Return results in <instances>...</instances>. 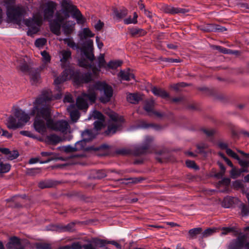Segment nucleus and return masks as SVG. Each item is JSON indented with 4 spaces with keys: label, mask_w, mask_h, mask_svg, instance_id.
<instances>
[{
    "label": "nucleus",
    "mask_w": 249,
    "mask_h": 249,
    "mask_svg": "<svg viewBox=\"0 0 249 249\" xmlns=\"http://www.w3.org/2000/svg\"><path fill=\"white\" fill-rule=\"evenodd\" d=\"M71 79H72L77 84H80L90 81L91 76L89 73L81 75L79 72L71 68L66 69L61 75L54 80L55 89L58 92L56 94L53 96L50 89L43 90L40 96L34 102V107L30 115L35 116L33 124L34 128L41 135H44L47 132V128L62 132H66L69 129V125L67 121L54 122L52 119L49 102L61 97V91L63 88L60 84Z\"/></svg>",
    "instance_id": "1"
},
{
    "label": "nucleus",
    "mask_w": 249,
    "mask_h": 249,
    "mask_svg": "<svg viewBox=\"0 0 249 249\" xmlns=\"http://www.w3.org/2000/svg\"><path fill=\"white\" fill-rule=\"evenodd\" d=\"M215 230H216L215 229H212V228H209V229L206 230L203 232V236L207 237V236H208L212 234L213 233L215 232Z\"/></svg>",
    "instance_id": "40"
},
{
    "label": "nucleus",
    "mask_w": 249,
    "mask_h": 249,
    "mask_svg": "<svg viewBox=\"0 0 249 249\" xmlns=\"http://www.w3.org/2000/svg\"><path fill=\"white\" fill-rule=\"evenodd\" d=\"M73 224H69L65 228V230L66 231H71L72 230V229H73Z\"/></svg>",
    "instance_id": "64"
},
{
    "label": "nucleus",
    "mask_w": 249,
    "mask_h": 249,
    "mask_svg": "<svg viewBox=\"0 0 249 249\" xmlns=\"http://www.w3.org/2000/svg\"><path fill=\"white\" fill-rule=\"evenodd\" d=\"M93 42L91 39H87L83 43L81 48V52L83 57L79 61L80 66L86 68H90L91 69L93 73L96 75L99 69L92 67V63L94 59L93 54Z\"/></svg>",
    "instance_id": "4"
},
{
    "label": "nucleus",
    "mask_w": 249,
    "mask_h": 249,
    "mask_svg": "<svg viewBox=\"0 0 249 249\" xmlns=\"http://www.w3.org/2000/svg\"><path fill=\"white\" fill-rule=\"evenodd\" d=\"M108 241L104 240L102 239H97L95 243L98 246H99L100 247H104L106 244H107Z\"/></svg>",
    "instance_id": "41"
},
{
    "label": "nucleus",
    "mask_w": 249,
    "mask_h": 249,
    "mask_svg": "<svg viewBox=\"0 0 249 249\" xmlns=\"http://www.w3.org/2000/svg\"><path fill=\"white\" fill-rule=\"evenodd\" d=\"M202 131L208 136H211L213 135L215 132V130L213 129H203Z\"/></svg>",
    "instance_id": "43"
},
{
    "label": "nucleus",
    "mask_w": 249,
    "mask_h": 249,
    "mask_svg": "<svg viewBox=\"0 0 249 249\" xmlns=\"http://www.w3.org/2000/svg\"><path fill=\"white\" fill-rule=\"evenodd\" d=\"M74 107L73 105H71L67 107V110L70 113L71 120L73 122H77L80 117L79 111L74 109Z\"/></svg>",
    "instance_id": "18"
},
{
    "label": "nucleus",
    "mask_w": 249,
    "mask_h": 249,
    "mask_svg": "<svg viewBox=\"0 0 249 249\" xmlns=\"http://www.w3.org/2000/svg\"><path fill=\"white\" fill-rule=\"evenodd\" d=\"M63 40L64 43L71 49H77L78 48V46L75 44L71 37H67Z\"/></svg>",
    "instance_id": "28"
},
{
    "label": "nucleus",
    "mask_w": 249,
    "mask_h": 249,
    "mask_svg": "<svg viewBox=\"0 0 249 249\" xmlns=\"http://www.w3.org/2000/svg\"><path fill=\"white\" fill-rule=\"evenodd\" d=\"M47 40L44 38L37 39L35 41V45L38 48H42L46 43Z\"/></svg>",
    "instance_id": "34"
},
{
    "label": "nucleus",
    "mask_w": 249,
    "mask_h": 249,
    "mask_svg": "<svg viewBox=\"0 0 249 249\" xmlns=\"http://www.w3.org/2000/svg\"><path fill=\"white\" fill-rule=\"evenodd\" d=\"M41 155L42 157H48L47 159L49 158H53V157H49L50 156L53 155V153L51 152H42L41 153ZM53 160H54V158H53Z\"/></svg>",
    "instance_id": "49"
},
{
    "label": "nucleus",
    "mask_w": 249,
    "mask_h": 249,
    "mask_svg": "<svg viewBox=\"0 0 249 249\" xmlns=\"http://www.w3.org/2000/svg\"><path fill=\"white\" fill-rule=\"evenodd\" d=\"M107 65L106 64L104 58V55L101 54L98 57V66L99 69L101 68H105L107 69Z\"/></svg>",
    "instance_id": "35"
},
{
    "label": "nucleus",
    "mask_w": 249,
    "mask_h": 249,
    "mask_svg": "<svg viewBox=\"0 0 249 249\" xmlns=\"http://www.w3.org/2000/svg\"><path fill=\"white\" fill-rule=\"evenodd\" d=\"M231 231V229L229 228H223L221 232V235H226Z\"/></svg>",
    "instance_id": "53"
},
{
    "label": "nucleus",
    "mask_w": 249,
    "mask_h": 249,
    "mask_svg": "<svg viewBox=\"0 0 249 249\" xmlns=\"http://www.w3.org/2000/svg\"><path fill=\"white\" fill-rule=\"evenodd\" d=\"M94 26L97 30H100L102 28L103 23L101 22V21L98 20L97 22L94 24Z\"/></svg>",
    "instance_id": "48"
},
{
    "label": "nucleus",
    "mask_w": 249,
    "mask_h": 249,
    "mask_svg": "<svg viewBox=\"0 0 249 249\" xmlns=\"http://www.w3.org/2000/svg\"><path fill=\"white\" fill-rule=\"evenodd\" d=\"M81 247V245L79 243H74L72 245L71 248L72 249H80Z\"/></svg>",
    "instance_id": "61"
},
{
    "label": "nucleus",
    "mask_w": 249,
    "mask_h": 249,
    "mask_svg": "<svg viewBox=\"0 0 249 249\" xmlns=\"http://www.w3.org/2000/svg\"><path fill=\"white\" fill-rule=\"evenodd\" d=\"M129 33L132 36H142L145 34L143 30L136 27L130 29Z\"/></svg>",
    "instance_id": "25"
},
{
    "label": "nucleus",
    "mask_w": 249,
    "mask_h": 249,
    "mask_svg": "<svg viewBox=\"0 0 249 249\" xmlns=\"http://www.w3.org/2000/svg\"><path fill=\"white\" fill-rule=\"evenodd\" d=\"M233 187L238 189L242 188L243 187V184L242 181L240 180H236L233 183Z\"/></svg>",
    "instance_id": "42"
},
{
    "label": "nucleus",
    "mask_w": 249,
    "mask_h": 249,
    "mask_svg": "<svg viewBox=\"0 0 249 249\" xmlns=\"http://www.w3.org/2000/svg\"><path fill=\"white\" fill-rule=\"evenodd\" d=\"M0 151L2 152L3 154L7 155L8 153H9V149L6 148H0Z\"/></svg>",
    "instance_id": "58"
},
{
    "label": "nucleus",
    "mask_w": 249,
    "mask_h": 249,
    "mask_svg": "<svg viewBox=\"0 0 249 249\" xmlns=\"http://www.w3.org/2000/svg\"><path fill=\"white\" fill-rule=\"evenodd\" d=\"M92 118H93L94 119H98L94 123L95 129L97 131L101 129L104 126L105 123L104 117L103 114L99 111L94 110L90 114L89 119H90Z\"/></svg>",
    "instance_id": "11"
},
{
    "label": "nucleus",
    "mask_w": 249,
    "mask_h": 249,
    "mask_svg": "<svg viewBox=\"0 0 249 249\" xmlns=\"http://www.w3.org/2000/svg\"><path fill=\"white\" fill-rule=\"evenodd\" d=\"M220 155L223 158L225 162L227 163L228 165H229L231 167L233 168V165L231 162L223 154H222L220 153Z\"/></svg>",
    "instance_id": "47"
},
{
    "label": "nucleus",
    "mask_w": 249,
    "mask_h": 249,
    "mask_svg": "<svg viewBox=\"0 0 249 249\" xmlns=\"http://www.w3.org/2000/svg\"><path fill=\"white\" fill-rule=\"evenodd\" d=\"M164 10L166 13L170 14H186L189 11L188 9L185 8L174 7L170 5H166L164 6Z\"/></svg>",
    "instance_id": "14"
},
{
    "label": "nucleus",
    "mask_w": 249,
    "mask_h": 249,
    "mask_svg": "<svg viewBox=\"0 0 249 249\" xmlns=\"http://www.w3.org/2000/svg\"><path fill=\"white\" fill-rule=\"evenodd\" d=\"M118 153L122 155H127L131 153V151L128 148H123L119 150Z\"/></svg>",
    "instance_id": "45"
},
{
    "label": "nucleus",
    "mask_w": 249,
    "mask_h": 249,
    "mask_svg": "<svg viewBox=\"0 0 249 249\" xmlns=\"http://www.w3.org/2000/svg\"><path fill=\"white\" fill-rule=\"evenodd\" d=\"M6 247L8 249H24V247L21 245L19 239L16 237L11 238Z\"/></svg>",
    "instance_id": "16"
},
{
    "label": "nucleus",
    "mask_w": 249,
    "mask_h": 249,
    "mask_svg": "<svg viewBox=\"0 0 249 249\" xmlns=\"http://www.w3.org/2000/svg\"><path fill=\"white\" fill-rule=\"evenodd\" d=\"M38 186L39 188L43 189L45 188L50 187V185L47 182L41 181L39 183Z\"/></svg>",
    "instance_id": "46"
},
{
    "label": "nucleus",
    "mask_w": 249,
    "mask_h": 249,
    "mask_svg": "<svg viewBox=\"0 0 249 249\" xmlns=\"http://www.w3.org/2000/svg\"><path fill=\"white\" fill-rule=\"evenodd\" d=\"M121 64L122 62L120 61H111L107 64V69H116L121 66Z\"/></svg>",
    "instance_id": "32"
},
{
    "label": "nucleus",
    "mask_w": 249,
    "mask_h": 249,
    "mask_svg": "<svg viewBox=\"0 0 249 249\" xmlns=\"http://www.w3.org/2000/svg\"><path fill=\"white\" fill-rule=\"evenodd\" d=\"M83 248L84 249H96L90 244L85 245L83 246Z\"/></svg>",
    "instance_id": "60"
},
{
    "label": "nucleus",
    "mask_w": 249,
    "mask_h": 249,
    "mask_svg": "<svg viewBox=\"0 0 249 249\" xmlns=\"http://www.w3.org/2000/svg\"><path fill=\"white\" fill-rule=\"evenodd\" d=\"M186 166L191 168L194 169L195 170L198 169V166L196 164L195 162L194 161L187 160L186 161Z\"/></svg>",
    "instance_id": "38"
},
{
    "label": "nucleus",
    "mask_w": 249,
    "mask_h": 249,
    "mask_svg": "<svg viewBox=\"0 0 249 249\" xmlns=\"http://www.w3.org/2000/svg\"><path fill=\"white\" fill-rule=\"evenodd\" d=\"M229 201V198H224L223 202H222V206L225 208H229L231 206V204L229 203H227V202Z\"/></svg>",
    "instance_id": "51"
},
{
    "label": "nucleus",
    "mask_w": 249,
    "mask_h": 249,
    "mask_svg": "<svg viewBox=\"0 0 249 249\" xmlns=\"http://www.w3.org/2000/svg\"><path fill=\"white\" fill-rule=\"evenodd\" d=\"M71 52L68 49H63L58 52V55L62 67H65L69 65L70 60L71 59Z\"/></svg>",
    "instance_id": "12"
},
{
    "label": "nucleus",
    "mask_w": 249,
    "mask_h": 249,
    "mask_svg": "<svg viewBox=\"0 0 249 249\" xmlns=\"http://www.w3.org/2000/svg\"><path fill=\"white\" fill-rule=\"evenodd\" d=\"M151 91L155 95L160 97L162 98H166L169 97L168 93L161 89L153 87Z\"/></svg>",
    "instance_id": "19"
},
{
    "label": "nucleus",
    "mask_w": 249,
    "mask_h": 249,
    "mask_svg": "<svg viewBox=\"0 0 249 249\" xmlns=\"http://www.w3.org/2000/svg\"><path fill=\"white\" fill-rule=\"evenodd\" d=\"M48 142L52 143H56L59 142L60 138L55 135H50L47 137Z\"/></svg>",
    "instance_id": "33"
},
{
    "label": "nucleus",
    "mask_w": 249,
    "mask_h": 249,
    "mask_svg": "<svg viewBox=\"0 0 249 249\" xmlns=\"http://www.w3.org/2000/svg\"><path fill=\"white\" fill-rule=\"evenodd\" d=\"M107 244H111L112 245H113L118 249L121 248V246L115 241H108Z\"/></svg>",
    "instance_id": "54"
},
{
    "label": "nucleus",
    "mask_w": 249,
    "mask_h": 249,
    "mask_svg": "<svg viewBox=\"0 0 249 249\" xmlns=\"http://www.w3.org/2000/svg\"><path fill=\"white\" fill-rule=\"evenodd\" d=\"M30 77L32 84H36L40 80V74L36 70H32L30 72Z\"/></svg>",
    "instance_id": "22"
},
{
    "label": "nucleus",
    "mask_w": 249,
    "mask_h": 249,
    "mask_svg": "<svg viewBox=\"0 0 249 249\" xmlns=\"http://www.w3.org/2000/svg\"><path fill=\"white\" fill-rule=\"evenodd\" d=\"M142 99L141 95L137 93H131L127 96V100L132 104H136Z\"/></svg>",
    "instance_id": "24"
},
{
    "label": "nucleus",
    "mask_w": 249,
    "mask_h": 249,
    "mask_svg": "<svg viewBox=\"0 0 249 249\" xmlns=\"http://www.w3.org/2000/svg\"><path fill=\"white\" fill-rule=\"evenodd\" d=\"M57 4L53 1H48L46 2L43 7V13L45 19L50 23L54 19Z\"/></svg>",
    "instance_id": "10"
},
{
    "label": "nucleus",
    "mask_w": 249,
    "mask_h": 249,
    "mask_svg": "<svg viewBox=\"0 0 249 249\" xmlns=\"http://www.w3.org/2000/svg\"><path fill=\"white\" fill-rule=\"evenodd\" d=\"M2 136H4L7 138H10L12 136V135L10 134L8 131L2 130Z\"/></svg>",
    "instance_id": "62"
},
{
    "label": "nucleus",
    "mask_w": 249,
    "mask_h": 249,
    "mask_svg": "<svg viewBox=\"0 0 249 249\" xmlns=\"http://www.w3.org/2000/svg\"><path fill=\"white\" fill-rule=\"evenodd\" d=\"M154 104V102L152 100L146 101L144 107L145 110L149 113H153L158 117H162L163 116L162 114L160 112H155L153 110Z\"/></svg>",
    "instance_id": "17"
},
{
    "label": "nucleus",
    "mask_w": 249,
    "mask_h": 249,
    "mask_svg": "<svg viewBox=\"0 0 249 249\" xmlns=\"http://www.w3.org/2000/svg\"><path fill=\"white\" fill-rule=\"evenodd\" d=\"M125 181H129L128 182H132V183H137L140 182V180L136 178H128V179H124Z\"/></svg>",
    "instance_id": "57"
},
{
    "label": "nucleus",
    "mask_w": 249,
    "mask_h": 249,
    "mask_svg": "<svg viewBox=\"0 0 249 249\" xmlns=\"http://www.w3.org/2000/svg\"><path fill=\"white\" fill-rule=\"evenodd\" d=\"M180 86L183 87L184 84L183 83H180V84H178L176 85H174L172 86V88L175 89V90H178L179 87Z\"/></svg>",
    "instance_id": "63"
},
{
    "label": "nucleus",
    "mask_w": 249,
    "mask_h": 249,
    "mask_svg": "<svg viewBox=\"0 0 249 249\" xmlns=\"http://www.w3.org/2000/svg\"><path fill=\"white\" fill-rule=\"evenodd\" d=\"M79 36L81 40H84L88 37L94 36V34L93 33L89 28H85L82 29L80 32Z\"/></svg>",
    "instance_id": "20"
},
{
    "label": "nucleus",
    "mask_w": 249,
    "mask_h": 249,
    "mask_svg": "<svg viewBox=\"0 0 249 249\" xmlns=\"http://www.w3.org/2000/svg\"><path fill=\"white\" fill-rule=\"evenodd\" d=\"M96 42L97 47L99 49H101L103 46V43L101 41H100V38L98 36H96Z\"/></svg>",
    "instance_id": "52"
},
{
    "label": "nucleus",
    "mask_w": 249,
    "mask_h": 249,
    "mask_svg": "<svg viewBox=\"0 0 249 249\" xmlns=\"http://www.w3.org/2000/svg\"><path fill=\"white\" fill-rule=\"evenodd\" d=\"M166 61L171 63H178L180 62V60L178 59L168 58L167 59Z\"/></svg>",
    "instance_id": "59"
},
{
    "label": "nucleus",
    "mask_w": 249,
    "mask_h": 249,
    "mask_svg": "<svg viewBox=\"0 0 249 249\" xmlns=\"http://www.w3.org/2000/svg\"><path fill=\"white\" fill-rule=\"evenodd\" d=\"M100 92V101L106 103L110 101L113 94L112 87L104 82H97L90 86L88 93H83L78 97L76 105L80 109L87 110L89 107L88 102L93 103L95 102L97 96V91Z\"/></svg>",
    "instance_id": "3"
},
{
    "label": "nucleus",
    "mask_w": 249,
    "mask_h": 249,
    "mask_svg": "<svg viewBox=\"0 0 249 249\" xmlns=\"http://www.w3.org/2000/svg\"><path fill=\"white\" fill-rule=\"evenodd\" d=\"M42 57V61L44 65H47L51 61V56L49 53L45 51L41 52Z\"/></svg>",
    "instance_id": "29"
},
{
    "label": "nucleus",
    "mask_w": 249,
    "mask_h": 249,
    "mask_svg": "<svg viewBox=\"0 0 249 249\" xmlns=\"http://www.w3.org/2000/svg\"><path fill=\"white\" fill-rule=\"evenodd\" d=\"M109 116L111 119L108 126V129L106 132L107 135L113 134L119 130L122 126L124 119L121 116H119L116 113L110 112Z\"/></svg>",
    "instance_id": "8"
},
{
    "label": "nucleus",
    "mask_w": 249,
    "mask_h": 249,
    "mask_svg": "<svg viewBox=\"0 0 249 249\" xmlns=\"http://www.w3.org/2000/svg\"><path fill=\"white\" fill-rule=\"evenodd\" d=\"M113 18L116 20H120L127 15V10L126 9L117 10L115 9L113 11Z\"/></svg>",
    "instance_id": "23"
},
{
    "label": "nucleus",
    "mask_w": 249,
    "mask_h": 249,
    "mask_svg": "<svg viewBox=\"0 0 249 249\" xmlns=\"http://www.w3.org/2000/svg\"><path fill=\"white\" fill-rule=\"evenodd\" d=\"M227 154L231 158L237 160L239 164L242 168H243V169L247 170L248 167H249V160L240 159L238 155L231 149L227 150Z\"/></svg>",
    "instance_id": "13"
},
{
    "label": "nucleus",
    "mask_w": 249,
    "mask_h": 249,
    "mask_svg": "<svg viewBox=\"0 0 249 249\" xmlns=\"http://www.w3.org/2000/svg\"><path fill=\"white\" fill-rule=\"evenodd\" d=\"M20 133L22 135L26 136L29 137H34L33 134L27 131H21L20 132Z\"/></svg>",
    "instance_id": "50"
},
{
    "label": "nucleus",
    "mask_w": 249,
    "mask_h": 249,
    "mask_svg": "<svg viewBox=\"0 0 249 249\" xmlns=\"http://www.w3.org/2000/svg\"><path fill=\"white\" fill-rule=\"evenodd\" d=\"M208 145L205 143H201L197 146V148L199 149L200 152H202V150L207 148L208 147Z\"/></svg>",
    "instance_id": "55"
},
{
    "label": "nucleus",
    "mask_w": 249,
    "mask_h": 249,
    "mask_svg": "<svg viewBox=\"0 0 249 249\" xmlns=\"http://www.w3.org/2000/svg\"><path fill=\"white\" fill-rule=\"evenodd\" d=\"M218 146L221 148V149H226V152H227V150L229 148H227V145L226 143L220 142L218 143Z\"/></svg>",
    "instance_id": "56"
},
{
    "label": "nucleus",
    "mask_w": 249,
    "mask_h": 249,
    "mask_svg": "<svg viewBox=\"0 0 249 249\" xmlns=\"http://www.w3.org/2000/svg\"><path fill=\"white\" fill-rule=\"evenodd\" d=\"M119 76L124 80L129 81L134 78V74L130 70L121 71L119 73Z\"/></svg>",
    "instance_id": "21"
},
{
    "label": "nucleus",
    "mask_w": 249,
    "mask_h": 249,
    "mask_svg": "<svg viewBox=\"0 0 249 249\" xmlns=\"http://www.w3.org/2000/svg\"><path fill=\"white\" fill-rule=\"evenodd\" d=\"M248 170L242 168L241 170H237L236 168L233 167L231 171V178H235L239 177L242 172H248Z\"/></svg>",
    "instance_id": "26"
},
{
    "label": "nucleus",
    "mask_w": 249,
    "mask_h": 249,
    "mask_svg": "<svg viewBox=\"0 0 249 249\" xmlns=\"http://www.w3.org/2000/svg\"><path fill=\"white\" fill-rule=\"evenodd\" d=\"M18 156V153L17 151H9V153L7 155V158L9 160H13L16 159Z\"/></svg>",
    "instance_id": "36"
},
{
    "label": "nucleus",
    "mask_w": 249,
    "mask_h": 249,
    "mask_svg": "<svg viewBox=\"0 0 249 249\" xmlns=\"http://www.w3.org/2000/svg\"><path fill=\"white\" fill-rule=\"evenodd\" d=\"M37 249H51V245L49 244L40 243L36 245Z\"/></svg>",
    "instance_id": "37"
},
{
    "label": "nucleus",
    "mask_w": 249,
    "mask_h": 249,
    "mask_svg": "<svg viewBox=\"0 0 249 249\" xmlns=\"http://www.w3.org/2000/svg\"><path fill=\"white\" fill-rule=\"evenodd\" d=\"M61 9L56 11L54 19L50 23L51 31L56 35L61 33V28L64 34L69 35L75 29L74 21L67 20L71 16L75 19L78 24H84L86 19L71 0H62Z\"/></svg>",
    "instance_id": "2"
},
{
    "label": "nucleus",
    "mask_w": 249,
    "mask_h": 249,
    "mask_svg": "<svg viewBox=\"0 0 249 249\" xmlns=\"http://www.w3.org/2000/svg\"><path fill=\"white\" fill-rule=\"evenodd\" d=\"M11 166L9 164L4 163L1 159H0V173H5L9 171Z\"/></svg>",
    "instance_id": "27"
},
{
    "label": "nucleus",
    "mask_w": 249,
    "mask_h": 249,
    "mask_svg": "<svg viewBox=\"0 0 249 249\" xmlns=\"http://www.w3.org/2000/svg\"><path fill=\"white\" fill-rule=\"evenodd\" d=\"M201 231V229L199 228H194L191 229L189 231V233L190 235V236L194 237L197 235V234L199 233L200 231Z\"/></svg>",
    "instance_id": "39"
},
{
    "label": "nucleus",
    "mask_w": 249,
    "mask_h": 249,
    "mask_svg": "<svg viewBox=\"0 0 249 249\" xmlns=\"http://www.w3.org/2000/svg\"><path fill=\"white\" fill-rule=\"evenodd\" d=\"M82 140L76 142L74 147H71L76 151L86 150L88 149L86 146V142L92 140L95 135L92 133V130H87L82 133Z\"/></svg>",
    "instance_id": "9"
},
{
    "label": "nucleus",
    "mask_w": 249,
    "mask_h": 249,
    "mask_svg": "<svg viewBox=\"0 0 249 249\" xmlns=\"http://www.w3.org/2000/svg\"><path fill=\"white\" fill-rule=\"evenodd\" d=\"M153 140V138L151 136H146L142 145L138 148L139 151L136 152L135 154L136 155H139L144 153L145 150L149 147Z\"/></svg>",
    "instance_id": "15"
},
{
    "label": "nucleus",
    "mask_w": 249,
    "mask_h": 249,
    "mask_svg": "<svg viewBox=\"0 0 249 249\" xmlns=\"http://www.w3.org/2000/svg\"><path fill=\"white\" fill-rule=\"evenodd\" d=\"M14 114L15 118L10 116L7 121V126L10 129H15L22 127L30 119L29 115L20 109H16Z\"/></svg>",
    "instance_id": "5"
},
{
    "label": "nucleus",
    "mask_w": 249,
    "mask_h": 249,
    "mask_svg": "<svg viewBox=\"0 0 249 249\" xmlns=\"http://www.w3.org/2000/svg\"><path fill=\"white\" fill-rule=\"evenodd\" d=\"M137 18L138 15L136 13H134L133 15V18H132L130 17L126 18L124 19V22L125 24H136L137 22Z\"/></svg>",
    "instance_id": "30"
},
{
    "label": "nucleus",
    "mask_w": 249,
    "mask_h": 249,
    "mask_svg": "<svg viewBox=\"0 0 249 249\" xmlns=\"http://www.w3.org/2000/svg\"><path fill=\"white\" fill-rule=\"evenodd\" d=\"M73 101V100L71 94L68 93L65 95L64 99V102L71 103Z\"/></svg>",
    "instance_id": "44"
},
{
    "label": "nucleus",
    "mask_w": 249,
    "mask_h": 249,
    "mask_svg": "<svg viewBox=\"0 0 249 249\" xmlns=\"http://www.w3.org/2000/svg\"><path fill=\"white\" fill-rule=\"evenodd\" d=\"M42 22V17L39 13L34 15L32 18L24 20V24L28 27L27 35L33 36L36 34L40 29Z\"/></svg>",
    "instance_id": "7"
},
{
    "label": "nucleus",
    "mask_w": 249,
    "mask_h": 249,
    "mask_svg": "<svg viewBox=\"0 0 249 249\" xmlns=\"http://www.w3.org/2000/svg\"><path fill=\"white\" fill-rule=\"evenodd\" d=\"M53 160V158H49L45 161H40L39 158H31L29 160V163L31 164H34L37 162H40L41 164L48 163L52 160Z\"/></svg>",
    "instance_id": "31"
},
{
    "label": "nucleus",
    "mask_w": 249,
    "mask_h": 249,
    "mask_svg": "<svg viewBox=\"0 0 249 249\" xmlns=\"http://www.w3.org/2000/svg\"><path fill=\"white\" fill-rule=\"evenodd\" d=\"M4 5L7 8V15L12 21L19 24L25 13V9L21 6H16L12 0H6Z\"/></svg>",
    "instance_id": "6"
}]
</instances>
